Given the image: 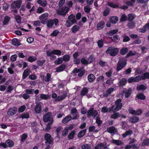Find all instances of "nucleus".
Masks as SVG:
<instances>
[{
	"instance_id": "33",
	"label": "nucleus",
	"mask_w": 149,
	"mask_h": 149,
	"mask_svg": "<svg viewBox=\"0 0 149 149\" xmlns=\"http://www.w3.org/2000/svg\"><path fill=\"white\" fill-rule=\"evenodd\" d=\"M88 92V89L86 87H84L81 90L80 93V95L82 96H84Z\"/></svg>"
},
{
	"instance_id": "7",
	"label": "nucleus",
	"mask_w": 149,
	"mask_h": 149,
	"mask_svg": "<svg viewBox=\"0 0 149 149\" xmlns=\"http://www.w3.org/2000/svg\"><path fill=\"white\" fill-rule=\"evenodd\" d=\"M69 8L67 7H63L57 10V13L60 15H65L68 12Z\"/></svg>"
},
{
	"instance_id": "55",
	"label": "nucleus",
	"mask_w": 149,
	"mask_h": 149,
	"mask_svg": "<svg viewBox=\"0 0 149 149\" xmlns=\"http://www.w3.org/2000/svg\"><path fill=\"white\" fill-rule=\"evenodd\" d=\"M15 20L17 23H20L21 22V17L19 15H16L15 17Z\"/></svg>"
},
{
	"instance_id": "36",
	"label": "nucleus",
	"mask_w": 149,
	"mask_h": 149,
	"mask_svg": "<svg viewBox=\"0 0 149 149\" xmlns=\"http://www.w3.org/2000/svg\"><path fill=\"white\" fill-rule=\"evenodd\" d=\"M136 97L140 100H144L146 98L145 96L142 93H139L137 95Z\"/></svg>"
},
{
	"instance_id": "13",
	"label": "nucleus",
	"mask_w": 149,
	"mask_h": 149,
	"mask_svg": "<svg viewBox=\"0 0 149 149\" xmlns=\"http://www.w3.org/2000/svg\"><path fill=\"white\" fill-rule=\"evenodd\" d=\"M40 102L37 104L34 108V110L36 113L39 114L42 112L41 106L40 104Z\"/></svg>"
},
{
	"instance_id": "46",
	"label": "nucleus",
	"mask_w": 149,
	"mask_h": 149,
	"mask_svg": "<svg viewBox=\"0 0 149 149\" xmlns=\"http://www.w3.org/2000/svg\"><path fill=\"white\" fill-rule=\"evenodd\" d=\"M127 17V20L129 22L132 21L135 18L134 15L132 14H128Z\"/></svg>"
},
{
	"instance_id": "50",
	"label": "nucleus",
	"mask_w": 149,
	"mask_h": 149,
	"mask_svg": "<svg viewBox=\"0 0 149 149\" xmlns=\"http://www.w3.org/2000/svg\"><path fill=\"white\" fill-rule=\"evenodd\" d=\"M51 74L49 73H47L45 77V81L46 82H49L51 80Z\"/></svg>"
},
{
	"instance_id": "16",
	"label": "nucleus",
	"mask_w": 149,
	"mask_h": 149,
	"mask_svg": "<svg viewBox=\"0 0 149 149\" xmlns=\"http://www.w3.org/2000/svg\"><path fill=\"white\" fill-rule=\"evenodd\" d=\"M67 96L66 93H63L61 96H58L57 98L55 99L56 101H61L65 99Z\"/></svg>"
},
{
	"instance_id": "35",
	"label": "nucleus",
	"mask_w": 149,
	"mask_h": 149,
	"mask_svg": "<svg viewBox=\"0 0 149 149\" xmlns=\"http://www.w3.org/2000/svg\"><path fill=\"white\" fill-rule=\"evenodd\" d=\"M114 113L111 115V118L113 119H116L119 117L120 116V115L118 112H115Z\"/></svg>"
},
{
	"instance_id": "3",
	"label": "nucleus",
	"mask_w": 149,
	"mask_h": 149,
	"mask_svg": "<svg viewBox=\"0 0 149 149\" xmlns=\"http://www.w3.org/2000/svg\"><path fill=\"white\" fill-rule=\"evenodd\" d=\"M119 52L118 49L117 48H115L113 46L109 47L106 51V53L109 54L110 55L112 56L116 55Z\"/></svg>"
},
{
	"instance_id": "10",
	"label": "nucleus",
	"mask_w": 149,
	"mask_h": 149,
	"mask_svg": "<svg viewBox=\"0 0 149 149\" xmlns=\"http://www.w3.org/2000/svg\"><path fill=\"white\" fill-rule=\"evenodd\" d=\"M132 92L131 88H129L128 89L124 88L123 90V93L125 94V97L126 98H128L130 96Z\"/></svg>"
},
{
	"instance_id": "19",
	"label": "nucleus",
	"mask_w": 149,
	"mask_h": 149,
	"mask_svg": "<svg viewBox=\"0 0 149 149\" xmlns=\"http://www.w3.org/2000/svg\"><path fill=\"white\" fill-rule=\"evenodd\" d=\"M72 117L70 115H68L65 117L62 120V122L63 124H66L68 123L72 119Z\"/></svg>"
},
{
	"instance_id": "45",
	"label": "nucleus",
	"mask_w": 149,
	"mask_h": 149,
	"mask_svg": "<svg viewBox=\"0 0 149 149\" xmlns=\"http://www.w3.org/2000/svg\"><path fill=\"white\" fill-rule=\"evenodd\" d=\"M37 2L43 7H45L47 5V2L45 1H43L41 0H38Z\"/></svg>"
},
{
	"instance_id": "53",
	"label": "nucleus",
	"mask_w": 149,
	"mask_h": 149,
	"mask_svg": "<svg viewBox=\"0 0 149 149\" xmlns=\"http://www.w3.org/2000/svg\"><path fill=\"white\" fill-rule=\"evenodd\" d=\"M59 33V32L58 30H55L50 34V36L53 37H55Z\"/></svg>"
},
{
	"instance_id": "61",
	"label": "nucleus",
	"mask_w": 149,
	"mask_h": 149,
	"mask_svg": "<svg viewBox=\"0 0 149 149\" xmlns=\"http://www.w3.org/2000/svg\"><path fill=\"white\" fill-rule=\"evenodd\" d=\"M81 62L83 65H87L88 64L87 60H86L85 58H82L81 60Z\"/></svg>"
},
{
	"instance_id": "49",
	"label": "nucleus",
	"mask_w": 149,
	"mask_h": 149,
	"mask_svg": "<svg viewBox=\"0 0 149 149\" xmlns=\"http://www.w3.org/2000/svg\"><path fill=\"white\" fill-rule=\"evenodd\" d=\"M111 39L114 42H118L120 40L119 36L117 35L113 36V37L111 38Z\"/></svg>"
},
{
	"instance_id": "38",
	"label": "nucleus",
	"mask_w": 149,
	"mask_h": 149,
	"mask_svg": "<svg viewBox=\"0 0 149 149\" xmlns=\"http://www.w3.org/2000/svg\"><path fill=\"white\" fill-rule=\"evenodd\" d=\"M49 97V96L47 94H41L40 95V98L41 100H47Z\"/></svg>"
},
{
	"instance_id": "28",
	"label": "nucleus",
	"mask_w": 149,
	"mask_h": 149,
	"mask_svg": "<svg viewBox=\"0 0 149 149\" xmlns=\"http://www.w3.org/2000/svg\"><path fill=\"white\" fill-rule=\"evenodd\" d=\"M133 131L131 130H129L126 131L125 133L122 134V136L123 138L126 137L128 135H131Z\"/></svg>"
},
{
	"instance_id": "40",
	"label": "nucleus",
	"mask_w": 149,
	"mask_h": 149,
	"mask_svg": "<svg viewBox=\"0 0 149 149\" xmlns=\"http://www.w3.org/2000/svg\"><path fill=\"white\" fill-rule=\"evenodd\" d=\"M27 134L26 133H24L21 136L20 141L22 142H24L27 137Z\"/></svg>"
},
{
	"instance_id": "37",
	"label": "nucleus",
	"mask_w": 149,
	"mask_h": 149,
	"mask_svg": "<svg viewBox=\"0 0 149 149\" xmlns=\"http://www.w3.org/2000/svg\"><path fill=\"white\" fill-rule=\"evenodd\" d=\"M115 130V128L114 127L111 126L107 128V131L110 134H113L114 133Z\"/></svg>"
},
{
	"instance_id": "9",
	"label": "nucleus",
	"mask_w": 149,
	"mask_h": 149,
	"mask_svg": "<svg viewBox=\"0 0 149 149\" xmlns=\"http://www.w3.org/2000/svg\"><path fill=\"white\" fill-rule=\"evenodd\" d=\"M87 117L90 118L92 116L95 118L97 114V112L95 110H94L93 108H91L87 112Z\"/></svg>"
},
{
	"instance_id": "42",
	"label": "nucleus",
	"mask_w": 149,
	"mask_h": 149,
	"mask_svg": "<svg viewBox=\"0 0 149 149\" xmlns=\"http://www.w3.org/2000/svg\"><path fill=\"white\" fill-rule=\"evenodd\" d=\"M98 46L99 48H101L103 47L104 45L103 40L101 39L98 40L97 42Z\"/></svg>"
},
{
	"instance_id": "64",
	"label": "nucleus",
	"mask_w": 149,
	"mask_h": 149,
	"mask_svg": "<svg viewBox=\"0 0 149 149\" xmlns=\"http://www.w3.org/2000/svg\"><path fill=\"white\" fill-rule=\"evenodd\" d=\"M118 31V30L117 29L111 30L109 31V34L110 36H112L114 34L116 33Z\"/></svg>"
},
{
	"instance_id": "63",
	"label": "nucleus",
	"mask_w": 149,
	"mask_h": 149,
	"mask_svg": "<svg viewBox=\"0 0 149 149\" xmlns=\"http://www.w3.org/2000/svg\"><path fill=\"white\" fill-rule=\"evenodd\" d=\"M29 117V115L28 113H23L21 115L20 117L22 119L28 118Z\"/></svg>"
},
{
	"instance_id": "58",
	"label": "nucleus",
	"mask_w": 149,
	"mask_h": 149,
	"mask_svg": "<svg viewBox=\"0 0 149 149\" xmlns=\"http://www.w3.org/2000/svg\"><path fill=\"white\" fill-rule=\"evenodd\" d=\"M91 9V7L89 6H86L84 7V11L87 13H90Z\"/></svg>"
},
{
	"instance_id": "2",
	"label": "nucleus",
	"mask_w": 149,
	"mask_h": 149,
	"mask_svg": "<svg viewBox=\"0 0 149 149\" xmlns=\"http://www.w3.org/2000/svg\"><path fill=\"white\" fill-rule=\"evenodd\" d=\"M127 60L124 58H120L117 64L116 70L119 71L123 68L127 64Z\"/></svg>"
},
{
	"instance_id": "25",
	"label": "nucleus",
	"mask_w": 149,
	"mask_h": 149,
	"mask_svg": "<svg viewBox=\"0 0 149 149\" xmlns=\"http://www.w3.org/2000/svg\"><path fill=\"white\" fill-rule=\"evenodd\" d=\"M12 42L13 45L15 46H19L20 44V42L18 40L15 38L12 40Z\"/></svg>"
},
{
	"instance_id": "29",
	"label": "nucleus",
	"mask_w": 149,
	"mask_h": 149,
	"mask_svg": "<svg viewBox=\"0 0 149 149\" xmlns=\"http://www.w3.org/2000/svg\"><path fill=\"white\" fill-rule=\"evenodd\" d=\"M86 129H84L80 131L78 134L77 136L79 138L83 137L86 134Z\"/></svg>"
},
{
	"instance_id": "52",
	"label": "nucleus",
	"mask_w": 149,
	"mask_h": 149,
	"mask_svg": "<svg viewBox=\"0 0 149 149\" xmlns=\"http://www.w3.org/2000/svg\"><path fill=\"white\" fill-rule=\"evenodd\" d=\"M53 54L60 56L61 55V52L60 50L55 49L52 51Z\"/></svg>"
},
{
	"instance_id": "44",
	"label": "nucleus",
	"mask_w": 149,
	"mask_h": 149,
	"mask_svg": "<svg viewBox=\"0 0 149 149\" xmlns=\"http://www.w3.org/2000/svg\"><path fill=\"white\" fill-rule=\"evenodd\" d=\"M127 26L129 28L132 29L135 26V22L131 21L130 22L128 23L127 25Z\"/></svg>"
},
{
	"instance_id": "26",
	"label": "nucleus",
	"mask_w": 149,
	"mask_h": 149,
	"mask_svg": "<svg viewBox=\"0 0 149 149\" xmlns=\"http://www.w3.org/2000/svg\"><path fill=\"white\" fill-rule=\"evenodd\" d=\"M108 5L114 8H119V5L117 4H114L112 2H109L108 3Z\"/></svg>"
},
{
	"instance_id": "21",
	"label": "nucleus",
	"mask_w": 149,
	"mask_h": 149,
	"mask_svg": "<svg viewBox=\"0 0 149 149\" xmlns=\"http://www.w3.org/2000/svg\"><path fill=\"white\" fill-rule=\"evenodd\" d=\"M127 83V80L125 78H122L118 83L120 86H125Z\"/></svg>"
},
{
	"instance_id": "18",
	"label": "nucleus",
	"mask_w": 149,
	"mask_h": 149,
	"mask_svg": "<svg viewBox=\"0 0 149 149\" xmlns=\"http://www.w3.org/2000/svg\"><path fill=\"white\" fill-rule=\"evenodd\" d=\"M139 120V118L137 116H134L131 117L129 118V121L132 123L137 122Z\"/></svg>"
},
{
	"instance_id": "5",
	"label": "nucleus",
	"mask_w": 149,
	"mask_h": 149,
	"mask_svg": "<svg viewBox=\"0 0 149 149\" xmlns=\"http://www.w3.org/2000/svg\"><path fill=\"white\" fill-rule=\"evenodd\" d=\"M58 23L59 20L57 18L51 19L47 20L46 23V26L48 28L50 29L52 27L54 24L56 26Z\"/></svg>"
},
{
	"instance_id": "57",
	"label": "nucleus",
	"mask_w": 149,
	"mask_h": 149,
	"mask_svg": "<svg viewBox=\"0 0 149 149\" xmlns=\"http://www.w3.org/2000/svg\"><path fill=\"white\" fill-rule=\"evenodd\" d=\"M127 20V17L124 14L122 15L120 18V21L123 22Z\"/></svg>"
},
{
	"instance_id": "1",
	"label": "nucleus",
	"mask_w": 149,
	"mask_h": 149,
	"mask_svg": "<svg viewBox=\"0 0 149 149\" xmlns=\"http://www.w3.org/2000/svg\"><path fill=\"white\" fill-rule=\"evenodd\" d=\"M22 3V0H17V1H13L11 4V8L13 9L12 11L16 14L17 13V9L19 8L21 6V4Z\"/></svg>"
},
{
	"instance_id": "32",
	"label": "nucleus",
	"mask_w": 149,
	"mask_h": 149,
	"mask_svg": "<svg viewBox=\"0 0 149 149\" xmlns=\"http://www.w3.org/2000/svg\"><path fill=\"white\" fill-rule=\"evenodd\" d=\"M79 27L77 25H74L71 29L72 32L75 33L79 30Z\"/></svg>"
},
{
	"instance_id": "31",
	"label": "nucleus",
	"mask_w": 149,
	"mask_h": 149,
	"mask_svg": "<svg viewBox=\"0 0 149 149\" xmlns=\"http://www.w3.org/2000/svg\"><path fill=\"white\" fill-rule=\"evenodd\" d=\"M112 142L113 143L115 144L117 146H119L121 144H123V143L120 140H115L113 139L112 140Z\"/></svg>"
},
{
	"instance_id": "59",
	"label": "nucleus",
	"mask_w": 149,
	"mask_h": 149,
	"mask_svg": "<svg viewBox=\"0 0 149 149\" xmlns=\"http://www.w3.org/2000/svg\"><path fill=\"white\" fill-rule=\"evenodd\" d=\"M96 123L97 124L98 126H99L102 123V121L100 120L99 117H97L96 119Z\"/></svg>"
},
{
	"instance_id": "60",
	"label": "nucleus",
	"mask_w": 149,
	"mask_h": 149,
	"mask_svg": "<svg viewBox=\"0 0 149 149\" xmlns=\"http://www.w3.org/2000/svg\"><path fill=\"white\" fill-rule=\"evenodd\" d=\"M123 42H128L130 40V39L129 36L126 35H124L123 36Z\"/></svg>"
},
{
	"instance_id": "24",
	"label": "nucleus",
	"mask_w": 149,
	"mask_h": 149,
	"mask_svg": "<svg viewBox=\"0 0 149 149\" xmlns=\"http://www.w3.org/2000/svg\"><path fill=\"white\" fill-rule=\"evenodd\" d=\"M128 51L127 47H123L120 49V53L121 55H123L127 53Z\"/></svg>"
},
{
	"instance_id": "41",
	"label": "nucleus",
	"mask_w": 149,
	"mask_h": 149,
	"mask_svg": "<svg viewBox=\"0 0 149 149\" xmlns=\"http://www.w3.org/2000/svg\"><path fill=\"white\" fill-rule=\"evenodd\" d=\"M63 62V59L61 58H58L54 62L56 65H58L61 64Z\"/></svg>"
},
{
	"instance_id": "47",
	"label": "nucleus",
	"mask_w": 149,
	"mask_h": 149,
	"mask_svg": "<svg viewBox=\"0 0 149 149\" xmlns=\"http://www.w3.org/2000/svg\"><path fill=\"white\" fill-rule=\"evenodd\" d=\"M95 58L93 55H91L88 57L87 61L88 64H90L92 63L94 60Z\"/></svg>"
},
{
	"instance_id": "20",
	"label": "nucleus",
	"mask_w": 149,
	"mask_h": 149,
	"mask_svg": "<svg viewBox=\"0 0 149 149\" xmlns=\"http://www.w3.org/2000/svg\"><path fill=\"white\" fill-rule=\"evenodd\" d=\"M65 65L64 64H62L59 67L56 68V71L57 72H61L63 71L65 68Z\"/></svg>"
},
{
	"instance_id": "56",
	"label": "nucleus",
	"mask_w": 149,
	"mask_h": 149,
	"mask_svg": "<svg viewBox=\"0 0 149 149\" xmlns=\"http://www.w3.org/2000/svg\"><path fill=\"white\" fill-rule=\"evenodd\" d=\"M63 61H67L70 60V56L69 55H65L63 56Z\"/></svg>"
},
{
	"instance_id": "8",
	"label": "nucleus",
	"mask_w": 149,
	"mask_h": 149,
	"mask_svg": "<svg viewBox=\"0 0 149 149\" xmlns=\"http://www.w3.org/2000/svg\"><path fill=\"white\" fill-rule=\"evenodd\" d=\"M122 99H119L117 100L115 102V107L114 108V111H117L120 110L122 107V103H121Z\"/></svg>"
},
{
	"instance_id": "12",
	"label": "nucleus",
	"mask_w": 149,
	"mask_h": 149,
	"mask_svg": "<svg viewBox=\"0 0 149 149\" xmlns=\"http://www.w3.org/2000/svg\"><path fill=\"white\" fill-rule=\"evenodd\" d=\"M31 72L29 68H27L24 70L22 74V78L23 79H25L27 77Z\"/></svg>"
},
{
	"instance_id": "15",
	"label": "nucleus",
	"mask_w": 149,
	"mask_h": 149,
	"mask_svg": "<svg viewBox=\"0 0 149 149\" xmlns=\"http://www.w3.org/2000/svg\"><path fill=\"white\" fill-rule=\"evenodd\" d=\"M105 25L104 22L102 20L99 22L97 25V27L98 29L101 30L104 28Z\"/></svg>"
},
{
	"instance_id": "14",
	"label": "nucleus",
	"mask_w": 149,
	"mask_h": 149,
	"mask_svg": "<svg viewBox=\"0 0 149 149\" xmlns=\"http://www.w3.org/2000/svg\"><path fill=\"white\" fill-rule=\"evenodd\" d=\"M87 79L89 82L93 83L95 79V77L93 74H90L88 75Z\"/></svg>"
},
{
	"instance_id": "6",
	"label": "nucleus",
	"mask_w": 149,
	"mask_h": 149,
	"mask_svg": "<svg viewBox=\"0 0 149 149\" xmlns=\"http://www.w3.org/2000/svg\"><path fill=\"white\" fill-rule=\"evenodd\" d=\"M44 138L45 140V144H53L54 139L50 134L48 133H46L45 134Z\"/></svg>"
},
{
	"instance_id": "22",
	"label": "nucleus",
	"mask_w": 149,
	"mask_h": 149,
	"mask_svg": "<svg viewBox=\"0 0 149 149\" xmlns=\"http://www.w3.org/2000/svg\"><path fill=\"white\" fill-rule=\"evenodd\" d=\"M8 147L10 148L13 147L14 145V142L11 140L8 139L6 141Z\"/></svg>"
},
{
	"instance_id": "17",
	"label": "nucleus",
	"mask_w": 149,
	"mask_h": 149,
	"mask_svg": "<svg viewBox=\"0 0 149 149\" xmlns=\"http://www.w3.org/2000/svg\"><path fill=\"white\" fill-rule=\"evenodd\" d=\"M118 19V18L117 16L111 17L110 19V22L111 23L113 24H115L117 22Z\"/></svg>"
},
{
	"instance_id": "11",
	"label": "nucleus",
	"mask_w": 149,
	"mask_h": 149,
	"mask_svg": "<svg viewBox=\"0 0 149 149\" xmlns=\"http://www.w3.org/2000/svg\"><path fill=\"white\" fill-rule=\"evenodd\" d=\"M17 108L15 107L10 108L7 112V114L9 116H12L15 114L17 111Z\"/></svg>"
},
{
	"instance_id": "51",
	"label": "nucleus",
	"mask_w": 149,
	"mask_h": 149,
	"mask_svg": "<svg viewBox=\"0 0 149 149\" xmlns=\"http://www.w3.org/2000/svg\"><path fill=\"white\" fill-rule=\"evenodd\" d=\"M45 62V59H42L41 60H38L37 61V64L39 66H41L44 64Z\"/></svg>"
},
{
	"instance_id": "27",
	"label": "nucleus",
	"mask_w": 149,
	"mask_h": 149,
	"mask_svg": "<svg viewBox=\"0 0 149 149\" xmlns=\"http://www.w3.org/2000/svg\"><path fill=\"white\" fill-rule=\"evenodd\" d=\"M75 134V130H72L68 134V137L69 140L72 139Z\"/></svg>"
},
{
	"instance_id": "62",
	"label": "nucleus",
	"mask_w": 149,
	"mask_h": 149,
	"mask_svg": "<svg viewBox=\"0 0 149 149\" xmlns=\"http://www.w3.org/2000/svg\"><path fill=\"white\" fill-rule=\"evenodd\" d=\"M128 111L130 113L133 115H134L135 113V110L132 107L129 108Z\"/></svg>"
},
{
	"instance_id": "4",
	"label": "nucleus",
	"mask_w": 149,
	"mask_h": 149,
	"mask_svg": "<svg viewBox=\"0 0 149 149\" xmlns=\"http://www.w3.org/2000/svg\"><path fill=\"white\" fill-rule=\"evenodd\" d=\"M43 120L44 122L52 123L54 122V119L52 117V113L50 112H48L45 114L43 116Z\"/></svg>"
},
{
	"instance_id": "34",
	"label": "nucleus",
	"mask_w": 149,
	"mask_h": 149,
	"mask_svg": "<svg viewBox=\"0 0 149 149\" xmlns=\"http://www.w3.org/2000/svg\"><path fill=\"white\" fill-rule=\"evenodd\" d=\"M146 87L144 85L141 84L137 86L136 89L138 91H144L146 89Z\"/></svg>"
},
{
	"instance_id": "43",
	"label": "nucleus",
	"mask_w": 149,
	"mask_h": 149,
	"mask_svg": "<svg viewBox=\"0 0 149 149\" xmlns=\"http://www.w3.org/2000/svg\"><path fill=\"white\" fill-rule=\"evenodd\" d=\"M135 0H130L127 1L125 3L128 6H133L134 3L135 2Z\"/></svg>"
},
{
	"instance_id": "39",
	"label": "nucleus",
	"mask_w": 149,
	"mask_h": 149,
	"mask_svg": "<svg viewBox=\"0 0 149 149\" xmlns=\"http://www.w3.org/2000/svg\"><path fill=\"white\" fill-rule=\"evenodd\" d=\"M110 9L107 7L105 9L103 13V15L104 17L107 16V15H108L110 12Z\"/></svg>"
},
{
	"instance_id": "54",
	"label": "nucleus",
	"mask_w": 149,
	"mask_h": 149,
	"mask_svg": "<svg viewBox=\"0 0 149 149\" xmlns=\"http://www.w3.org/2000/svg\"><path fill=\"white\" fill-rule=\"evenodd\" d=\"M37 60V58L35 56H29L28 58V61L32 63Z\"/></svg>"
},
{
	"instance_id": "30",
	"label": "nucleus",
	"mask_w": 149,
	"mask_h": 149,
	"mask_svg": "<svg viewBox=\"0 0 149 149\" xmlns=\"http://www.w3.org/2000/svg\"><path fill=\"white\" fill-rule=\"evenodd\" d=\"M142 80H145L146 79H149V72L144 73L143 75H141Z\"/></svg>"
},
{
	"instance_id": "48",
	"label": "nucleus",
	"mask_w": 149,
	"mask_h": 149,
	"mask_svg": "<svg viewBox=\"0 0 149 149\" xmlns=\"http://www.w3.org/2000/svg\"><path fill=\"white\" fill-rule=\"evenodd\" d=\"M48 16V13H45L39 17V18L40 19H47V17Z\"/></svg>"
},
{
	"instance_id": "23",
	"label": "nucleus",
	"mask_w": 149,
	"mask_h": 149,
	"mask_svg": "<svg viewBox=\"0 0 149 149\" xmlns=\"http://www.w3.org/2000/svg\"><path fill=\"white\" fill-rule=\"evenodd\" d=\"M10 20V18L9 17L7 16H5L3 22V25H7Z\"/></svg>"
}]
</instances>
